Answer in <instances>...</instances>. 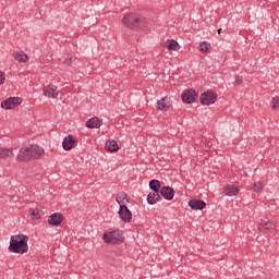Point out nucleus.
Here are the masks:
<instances>
[{"label": "nucleus", "mask_w": 279, "mask_h": 279, "mask_svg": "<svg viewBox=\"0 0 279 279\" xmlns=\"http://www.w3.org/2000/svg\"><path fill=\"white\" fill-rule=\"evenodd\" d=\"M101 125H104V120L98 117H94L86 122V128L89 130L99 129Z\"/></svg>", "instance_id": "obj_11"}, {"label": "nucleus", "mask_w": 279, "mask_h": 279, "mask_svg": "<svg viewBox=\"0 0 279 279\" xmlns=\"http://www.w3.org/2000/svg\"><path fill=\"white\" fill-rule=\"evenodd\" d=\"M45 156V148L33 144L29 146L22 147L17 154V160L20 162H29L32 160H39Z\"/></svg>", "instance_id": "obj_1"}, {"label": "nucleus", "mask_w": 279, "mask_h": 279, "mask_svg": "<svg viewBox=\"0 0 279 279\" xmlns=\"http://www.w3.org/2000/svg\"><path fill=\"white\" fill-rule=\"evenodd\" d=\"M199 101L202 106H213L217 101V96L214 92H205L201 95Z\"/></svg>", "instance_id": "obj_6"}, {"label": "nucleus", "mask_w": 279, "mask_h": 279, "mask_svg": "<svg viewBox=\"0 0 279 279\" xmlns=\"http://www.w3.org/2000/svg\"><path fill=\"white\" fill-rule=\"evenodd\" d=\"M223 193L228 197H234V195H239V186L234 184H228L223 187Z\"/></svg>", "instance_id": "obj_16"}, {"label": "nucleus", "mask_w": 279, "mask_h": 279, "mask_svg": "<svg viewBox=\"0 0 279 279\" xmlns=\"http://www.w3.org/2000/svg\"><path fill=\"white\" fill-rule=\"evenodd\" d=\"M150 191H155V193H160V181L153 179L149 181Z\"/></svg>", "instance_id": "obj_24"}, {"label": "nucleus", "mask_w": 279, "mask_h": 279, "mask_svg": "<svg viewBox=\"0 0 279 279\" xmlns=\"http://www.w3.org/2000/svg\"><path fill=\"white\" fill-rule=\"evenodd\" d=\"M271 104H272V110H279V97L278 96L272 98Z\"/></svg>", "instance_id": "obj_28"}, {"label": "nucleus", "mask_w": 279, "mask_h": 279, "mask_svg": "<svg viewBox=\"0 0 279 279\" xmlns=\"http://www.w3.org/2000/svg\"><path fill=\"white\" fill-rule=\"evenodd\" d=\"M182 101L183 104H193L195 99H197V92L194 89H187L182 93Z\"/></svg>", "instance_id": "obj_8"}, {"label": "nucleus", "mask_w": 279, "mask_h": 279, "mask_svg": "<svg viewBox=\"0 0 279 279\" xmlns=\"http://www.w3.org/2000/svg\"><path fill=\"white\" fill-rule=\"evenodd\" d=\"M156 108L157 110L167 111L169 108H171V99L168 97L161 98L157 101Z\"/></svg>", "instance_id": "obj_15"}, {"label": "nucleus", "mask_w": 279, "mask_h": 279, "mask_svg": "<svg viewBox=\"0 0 279 279\" xmlns=\"http://www.w3.org/2000/svg\"><path fill=\"white\" fill-rule=\"evenodd\" d=\"M29 236L25 234H15L10 239L9 252L12 254H27L29 245H27Z\"/></svg>", "instance_id": "obj_2"}, {"label": "nucleus", "mask_w": 279, "mask_h": 279, "mask_svg": "<svg viewBox=\"0 0 279 279\" xmlns=\"http://www.w3.org/2000/svg\"><path fill=\"white\" fill-rule=\"evenodd\" d=\"M210 49V44L206 43V41H202L199 44V51H202V53H206V51H208Z\"/></svg>", "instance_id": "obj_26"}, {"label": "nucleus", "mask_w": 279, "mask_h": 279, "mask_svg": "<svg viewBox=\"0 0 279 279\" xmlns=\"http://www.w3.org/2000/svg\"><path fill=\"white\" fill-rule=\"evenodd\" d=\"M117 202L119 206H125V204H130V201L128 199V194H125V192H121L117 197Z\"/></svg>", "instance_id": "obj_21"}, {"label": "nucleus", "mask_w": 279, "mask_h": 279, "mask_svg": "<svg viewBox=\"0 0 279 279\" xmlns=\"http://www.w3.org/2000/svg\"><path fill=\"white\" fill-rule=\"evenodd\" d=\"M274 229V221H270L269 218H264L260 220L258 230L259 232H267V230Z\"/></svg>", "instance_id": "obj_13"}, {"label": "nucleus", "mask_w": 279, "mask_h": 279, "mask_svg": "<svg viewBox=\"0 0 279 279\" xmlns=\"http://www.w3.org/2000/svg\"><path fill=\"white\" fill-rule=\"evenodd\" d=\"M22 102L23 99L19 97H11L1 102V108H3V110H13L16 106H21Z\"/></svg>", "instance_id": "obj_5"}, {"label": "nucleus", "mask_w": 279, "mask_h": 279, "mask_svg": "<svg viewBox=\"0 0 279 279\" xmlns=\"http://www.w3.org/2000/svg\"><path fill=\"white\" fill-rule=\"evenodd\" d=\"M253 191L255 193H260V191H263V183L262 182L254 183Z\"/></svg>", "instance_id": "obj_27"}, {"label": "nucleus", "mask_w": 279, "mask_h": 279, "mask_svg": "<svg viewBox=\"0 0 279 279\" xmlns=\"http://www.w3.org/2000/svg\"><path fill=\"white\" fill-rule=\"evenodd\" d=\"M189 206L192 210H204V208H206V202L202 199H191Z\"/></svg>", "instance_id": "obj_14"}, {"label": "nucleus", "mask_w": 279, "mask_h": 279, "mask_svg": "<svg viewBox=\"0 0 279 279\" xmlns=\"http://www.w3.org/2000/svg\"><path fill=\"white\" fill-rule=\"evenodd\" d=\"M106 149L108 151H119V144L114 140H109L106 142Z\"/></svg>", "instance_id": "obj_20"}, {"label": "nucleus", "mask_w": 279, "mask_h": 279, "mask_svg": "<svg viewBox=\"0 0 279 279\" xmlns=\"http://www.w3.org/2000/svg\"><path fill=\"white\" fill-rule=\"evenodd\" d=\"M123 25L129 27V29H143V27H147V19L143 17L137 13H129L122 19Z\"/></svg>", "instance_id": "obj_3"}, {"label": "nucleus", "mask_w": 279, "mask_h": 279, "mask_svg": "<svg viewBox=\"0 0 279 279\" xmlns=\"http://www.w3.org/2000/svg\"><path fill=\"white\" fill-rule=\"evenodd\" d=\"M29 213H31L32 219L38 220V219H40V217H43V209H40L38 207L31 208Z\"/></svg>", "instance_id": "obj_22"}, {"label": "nucleus", "mask_w": 279, "mask_h": 279, "mask_svg": "<svg viewBox=\"0 0 279 279\" xmlns=\"http://www.w3.org/2000/svg\"><path fill=\"white\" fill-rule=\"evenodd\" d=\"M2 84H5V73L3 71H0V86Z\"/></svg>", "instance_id": "obj_31"}, {"label": "nucleus", "mask_w": 279, "mask_h": 279, "mask_svg": "<svg viewBox=\"0 0 279 279\" xmlns=\"http://www.w3.org/2000/svg\"><path fill=\"white\" fill-rule=\"evenodd\" d=\"M63 64L71 66V64H73V57H68L66 59H64Z\"/></svg>", "instance_id": "obj_30"}, {"label": "nucleus", "mask_w": 279, "mask_h": 279, "mask_svg": "<svg viewBox=\"0 0 279 279\" xmlns=\"http://www.w3.org/2000/svg\"><path fill=\"white\" fill-rule=\"evenodd\" d=\"M166 47L169 51H178L180 49V44L175 40H168L166 41Z\"/></svg>", "instance_id": "obj_23"}, {"label": "nucleus", "mask_w": 279, "mask_h": 279, "mask_svg": "<svg viewBox=\"0 0 279 279\" xmlns=\"http://www.w3.org/2000/svg\"><path fill=\"white\" fill-rule=\"evenodd\" d=\"M234 86H241L243 84V77L242 76H235Z\"/></svg>", "instance_id": "obj_29"}, {"label": "nucleus", "mask_w": 279, "mask_h": 279, "mask_svg": "<svg viewBox=\"0 0 279 279\" xmlns=\"http://www.w3.org/2000/svg\"><path fill=\"white\" fill-rule=\"evenodd\" d=\"M62 221H64V215L61 213H54L48 217V223L49 226H53L58 228V226H61Z\"/></svg>", "instance_id": "obj_9"}, {"label": "nucleus", "mask_w": 279, "mask_h": 279, "mask_svg": "<svg viewBox=\"0 0 279 279\" xmlns=\"http://www.w3.org/2000/svg\"><path fill=\"white\" fill-rule=\"evenodd\" d=\"M159 193L161 197H165L166 199H168V202H171V199H173V196L175 195V191L173 190V187L170 186H162Z\"/></svg>", "instance_id": "obj_12"}, {"label": "nucleus", "mask_w": 279, "mask_h": 279, "mask_svg": "<svg viewBox=\"0 0 279 279\" xmlns=\"http://www.w3.org/2000/svg\"><path fill=\"white\" fill-rule=\"evenodd\" d=\"M105 243H111V245H119L123 242V233L119 230L105 233L102 236Z\"/></svg>", "instance_id": "obj_4"}, {"label": "nucleus", "mask_w": 279, "mask_h": 279, "mask_svg": "<svg viewBox=\"0 0 279 279\" xmlns=\"http://www.w3.org/2000/svg\"><path fill=\"white\" fill-rule=\"evenodd\" d=\"M44 95L49 99L50 97L56 99V97H58V87L56 85H49L46 89H44Z\"/></svg>", "instance_id": "obj_18"}, {"label": "nucleus", "mask_w": 279, "mask_h": 279, "mask_svg": "<svg viewBox=\"0 0 279 279\" xmlns=\"http://www.w3.org/2000/svg\"><path fill=\"white\" fill-rule=\"evenodd\" d=\"M218 34H221V28L218 29Z\"/></svg>", "instance_id": "obj_32"}, {"label": "nucleus", "mask_w": 279, "mask_h": 279, "mask_svg": "<svg viewBox=\"0 0 279 279\" xmlns=\"http://www.w3.org/2000/svg\"><path fill=\"white\" fill-rule=\"evenodd\" d=\"M14 154L10 148H0V158H10V156H13Z\"/></svg>", "instance_id": "obj_25"}, {"label": "nucleus", "mask_w": 279, "mask_h": 279, "mask_svg": "<svg viewBox=\"0 0 279 279\" xmlns=\"http://www.w3.org/2000/svg\"><path fill=\"white\" fill-rule=\"evenodd\" d=\"M118 215L124 223H130L132 221V211L128 208V205H120Z\"/></svg>", "instance_id": "obj_7"}, {"label": "nucleus", "mask_w": 279, "mask_h": 279, "mask_svg": "<svg viewBox=\"0 0 279 279\" xmlns=\"http://www.w3.org/2000/svg\"><path fill=\"white\" fill-rule=\"evenodd\" d=\"M13 58L16 60V62H27L29 60V57L23 51H14Z\"/></svg>", "instance_id": "obj_19"}, {"label": "nucleus", "mask_w": 279, "mask_h": 279, "mask_svg": "<svg viewBox=\"0 0 279 279\" xmlns=\"http://www.w3.org/2000/svg\"><path fill=\"white\" fill-rule=\"evenodd\" d=\"M75 143H77V141L75 140V137L73 135L65 136L62 142V147H63L64 151H71V149H73V147H75Z\"/></svg>", "instance_id": "obj_10"}, {"label": "nucleus", "mask_w": 279, "mask_h": 279, "mask_svg": "<svg viewBox=\"0 0 279 279\" xmlns=\"http://www.w3.org/2000/svg\"><path fill=\"white\" fill-rule=\"evenodd\" d=\"M160 199H162L160 192L153 191L147 196V202L150 205L158 204V202H160Z\"/></svg>", "instance_id": "obj_17"}]
</instances>
